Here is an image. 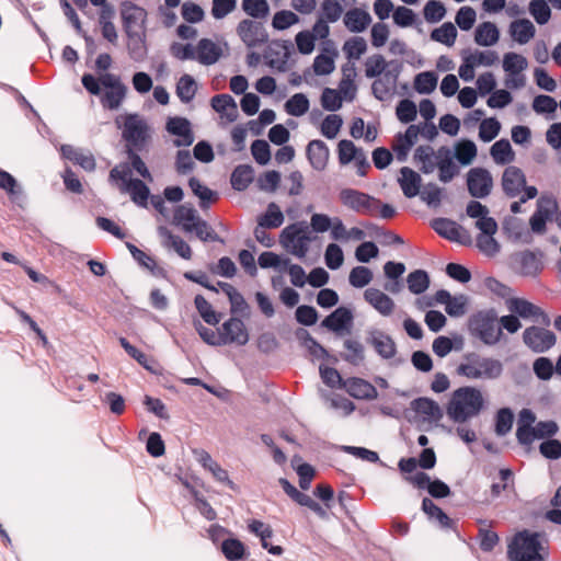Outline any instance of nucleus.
I'll use <instances>...</instances> for the list:
<instances>
[{
  "label": "nucleus",
  "instance_id": "obj_1",
  "mask_svg": "<svg viewBox=\"0 0 561 561\" xmlns=\"http://www.w3.org/2000/svg\"><path fill=\"white\" fill-rule=\"evenodd\" d=\"M484 405L482 391L476 387L466 386L453 392L446 410L450 420L463 423L478 416Z\"/></svg>",
  "mask_w": 561,
  "mask_h": 561
},
{
  "label": "nucleus",
  "instance_id": "obj_2",
  "mask_svg": "<svg viewBox=\"0 0 561 561\" xmlns=\"http://www.w3.org/2000/svg\"><path fill=\"white\" fill-rule=\"evenodd\" d=\"M83 87L94 95H100L102 88L104 93L101 96V103L104 107L116 110L122 104L126 95V87L121 82L119 78L112 73H103L99 78L92 75L82 77Z\"/></svg>",
  "mask_w": 561,
  "mask_h": 561
},
{
  "label": "nucleus",
  "instance_id": "obj_3",
  "mask_svg": "<svg viewBox=\"0 0 561 561\" xmlns=\"http://www.w3.org/2000/svg\"><path fill=\"white\" fill-rule=\"evenodd\" d=\"M456 373L468 380H495L503 374V364L496 358L471 353L462 357Z\"/></svg>",
  "mask_w": 561,
  "mask_h": 561
},
{
  "label": "nucleus",
  "instance_id": "obj_4",
  "mask_svg": "<svg viewBox=\"0 0 561 561\" xmlns=\"http://www.w3.org/2000/svg\"><path fill=\"white\" fill-rule=\"evenodd\" d=\"M469 217L477 219L476 227L481 231L477 238L478 248L486 255L492 256L499 252V243L493 238L497 231L496 221L489 216V210L481 203L472 201L467 206Z\"/></svg>",
  "mask_w": 561,
  "mask_h": 561
},
{
  "label": "nucleus",
  "instance_id": "obj_5",
  "mask_svg": "<svg viewBox=\"0 0 561 561\" xmlns=\"http://www.w3.org/2000/svg\"><path fill=\"white\" fill-rule=\"evenodd\" d=\"M545 540L539 534L522 531L508 546V557L512 561H545L547 551Z\"/></svg>",
  "mask_w": 561,
  "mask_h": 561
},
{
  "label": "nucleus",
  "instance_id": "obj_6",
  "mask_svg": "<svg viewBox=\"0 0 561 561\" xmlns=\"http://www.w3.org/2000/svg\"><path fill=\"white\" fill-rule=\"evenodd\" d=\"M108 180L119 192L129 194L131 201L137 205H147L149 188L140 180L131 179V170L127 163L113 168Z\"/></svg>",
  "mask_w": 561,
  "mask_h": 561
},
{
  "label": "nucleus",
  "instance_id": "obj_7",
  "mask_svg": "<svg viewBox=\"0 0 561 561\" xmlns=\"http://www.w3.org/2000/svg\"><path fill=\"white\" fill-rule=\"evenodd\" d=\"M311 241V232L305 222H295L285 227L279 236L282 247L298 257L307 254Z\"/></svg>",
  "mask_w": 561,
  "mask_h": 561
},
{
  "label": "nucleus",
  "instance_id": "obj_8",
  "mask_svg": "<svg viewBox=\"0 0 561 561\" xmlns=\"http://www.w3.org/2000/svg\"><path fill=\"white\" fill-rule=\"evenodd\" d=\"M499 59L494 50H470L462 54V62L459 66L458 75L463 81H472L476 76V69L480 67H491Z\"/></svg>",
  "mask_w": 561,
  "mask_h": 561
},
{
  "label": "nucleus",
  "instance_id": "obj_9",
  "mask_svg": "<svg viewBox=\"0 0 561 561\" xmlns=\"http://www.w3.org/2000/svg\"><path fill=\"white\" fill-rule=\"evenodd\" d=\"M116 125L123 128L124 138L135 147H139L150 137V127L136 114L119 115Z\"/></svg>",
  "mask_w": 561,
  "mask_h": 561
},
{
  "label": "nucleus",
  "instance_id": "obj_10",
  "mask_svg": "<svg viewBox=\"0 0 561 561\" xmlns=\"http://www.w3.org/2000/svg\"><path fill=\"white\" fill-rule=\"evenodd\" d=\"M502 67L505 72L504 83L508 89H520L526 83L525 71L528 68L526 57L517 53H506L503 56Z\"/></svg>",
  "mask_w": 561,
  "mask_h": 561
},
{
  "label": "nucleus",
  "instance_id": "obj_11",
  "mask_svg": "<svg viewBox=\"0 0 561 561\" xmlns=\"http://www.w3.org/2000/svg\"><path fill=\"white\" fill-rule=\"evenodd\" d=\"M469 327L471 332L488 345L497 343L502 335L495 317L489 312H480L472 317Z\"/></svg>",
  "mask_w": 561,
  "mask_h": 561
},
{
  "label": "nucleus",
  "instance_id": "obj_12",
  "mask_svg": "<svg viewBox=\"0 0 561 561\" xmlns=\"http://www.w3.org/2000/svg\"><path fill=\"white\" fill-rule=\"evenodd\" d=\"M339 199L343 206L358 214L374 215L379 207L378 199L354 188L341 190Z\"/></svg>",
  "mask_w": 561,
  "mask_h": 561
},
{
  "label": "nucleus",
  "instance_id": "obj_13",
  "mask_svg": "<svg viewBox=\"0 0 561 561\" xmlns=\"http://www.w3.org/2000/svg\"><path fill=\"white\" fill-rule=\"evenodd\" d=\"M505 306L511 313L522 319L533 321L541 320L545 323L549 322V319L541 310V308L525 298L507 297L505 299Z\"/></svg>",
  "mask_w": 561,
  "mask_h": 561
},
{
  "label": "nucleus",
  "instance_id": "obj_14",
  "mask_svg": "<svg viewBox=\"0 0 561 561\" xmlns=\"http://www.w3.org/2000/svg\"><path fill=\"white\" fill-rule=\"evenodd\" d=\"M121 14L128 36L139 39L144 30L146 11L131 2H125L122 5Z\"/></svg>",
  "mask_w": 561,
  "mask_h": 561
},
{
  "label": "nucleus",
  "instance_id": "obj_15",
  "mask_svg": "<svg viewBox=\"0 0 561 561\" xmlns=\"http://www.w3.org/2000/svg\"><path fill=\"white\" fill-rule=\"evenodd\" d=\"M236 31L242 43L249 48L261 46L267 41L264 26L253 20L240 21Z\"/></svg>",
  "mask_w": 561,
  "mask_h": 561
},
{
  "label": "nucleus",
  "instance_id": "obj_16",
  "mask_svg": "<svg viewBox=\"0 0 561 561\" xmlns=\"http://www.w3.org/2000/svg\"><path fill=\"white\" fill-rule=\"evenodd\" d=\"M523 340L536 353H543L556 344L554 333L540 327L527 328L523 333Z\"/></svg>",
  "mask_w": 561,
  "mask_h": 561
},
{
  "label": "nucleus",
  "instance_id": "obj_17",
  "mask_svg": "<svg viewBox=\"0 0 561 561\" xmlns=\"http://www.w3.org/2000/svg\"><path fill=\"white\" fill-rule=\"evenodd\" d=\"M228 50L226 42H214L209 38H202L196 44V61L210 66L216 64Z\"/></svg>",
  "mask_w": 561,
  "mask_h": 561
},
{
  "label": "nucleus",
  "instance_id": "obj_18",
  "mask_svg": "<svg viewBox=\"0 0 561 561\" xmlns=\"http://www.w3.org/2000/svg\"><path fill=\"white\" fill-rule=\"evenodd\" d=\"M197 462L207 470L213 478L221 484L227 485L230 490L237 491L238 486L230 479L229 473L205 450L194 451Z\"/></svg>",
  "mask_w": 561,
  "mask_h": 561
},
{
  "label": "nucleus",
  "instance_id": "obj_19",
  "mask_svg": "<svg viewBox=\"0 0 561 561\" xmlns=\"http://www.w3.org/2000/svg\"><path fill=\"white\" fill-rule=\"evenodd\" d=\"M224 345H245L249 341V332L244 322L238 318H231L220 327Z\"/></svg>",
  "mask_w": 561,
  "mask_h": 561
},
{
  "label": "nucleus",
  "instance_id": "obj_20",
  "mask_svg": "<svg viewBox=\"0 0 561 561\" xmlns=\"http://www.w3.org/2000/svg\"><path fill=\"white\" fill-rule=\"evenodd\" d=\"M363 296L365 301L382 317H390L396 309L393 299L378 288H367Z\"/></svg>",
  "mask_w": 561,
  "mask_h": 561
},
{
  "label": "nucleus",
  "instance_id": "obj_21",
  "mask_svg": "<svg viewBox=\"0 0 561 561\" xmlns=\"http://www.w3.org/2000/svg\"><path fill=\"white\" fill-rule=\"evenodd\" d=\"M420 128L416 125H410L402 134H398L392 142V150L398 161L407 160L411 148L416 144Z\"/></svg>",
  "mask_w": 561,
  "mask_h": 561
},
{
  "label": "nucleus",
  "instance_id": "obj_22",
  "mask_svg": "<svg viewBox=\"0 0 561 561\" xmlns=\"http://www.w3.org/2000/svg\"><path fill=\"white\" fill-rule=\"evenodd\" d=\"M398 77V68L388 70L387 73L376 77V80L371 84L374 95L380 101L390 99L396 92Z\"/></svg>",
  "mask_w": 561,
  "mask_h": 561
},
{
  "label": "nucleus",
  "instance_id": "obj_23",
  "mask_svg": "<svg viewBox=\"0 0 561 561\" xmlns=\"http://www.w3.org/2000/svg\"><path fill=\"white\" fill-rule=\"evenodd\" d=\"M492 178L484 169H472L468 173V188L472 196L484 197L492 188Z\"/></svg>",
  "mask_w": 561,
  "mask_h": 561
},
{
  "label": "nucleus",
  "instance_id": "obj_24",
  "mask_svg": "<svg viewBox=\"0 0 561 561\" xmlns=\"http://www.w3.org/2000/svg\"><path fill=\"white\" fill-rule=\"evenodd\" d=\"M557 209V204L550 198L538 201L537 210L530 218V228L535 233H543L547 221L552 217Z\"/></svg>",
  "mask_w": 561,
  "mask_h": 561
},
{
  "label": "nucleus",
  "instance_id": "obj_25",
  "mask_svg": "<svg viewBox=\"0 0 561 561\" xmlns=\"http://www.w3.org/2000/svg\"><path fill=\"white\" fill-rule=\"evenodd\" d=\"M167 130L176 137L175 146H190L194 141L191 124L186 118L172 117L167 123Z\"/></svg>",
  "mask_w": 561,
  "mask_h": 561
},
{
  "label": "nucleus",
  "instance_id": "obj_26",
  "mask_svg": "<svg viewBox=\"0 0 561 561\" xmlns=\"http://www.w3.org/2000/svg\"><path fill=\"white\" fill-rule=\"evenodd\" d=\"M411 409L425 422H438L443 417V410L438 403L428 398L413 400Z\"/></svg>",
  "mask_w": 561,
  "mask_h": 561
},
{
  "label": "nucleus",
  "instance_id": "obj_27",
  "mask_svg": "<svg viewBox=\"0 0 561 561\" xmlns=\"http://www.w3.org/2000/svg\"><path fill=\"white\" fill-rule=\"evenodd\" d=\"M306 153L314 170L323 171L327 168L330 158V150L322 140H311L307 146Z\"/></svg>",
  "mask_w": 561,
  "mask_h": 561
},
{
  "label": "nucleus",
  "instance_id": "obj_28",
  "mask_svg": "<svg viewBox=\"0 0 561 561\" xmlns=\"http://www.w3.org/2000/svg\"><path fill=\"white\" fill-rule=\"evenodd\" d=\"M213 108L225 123H232L238 118V106L229 94H218L211 99Z\"/></svg>",
  "mask_w": 561,
  "mask_h": 561
},
{
  "label": "nucleus",
  "instance_id": "obj_29",
  "mask_svg": "<svg viewBox=\"0 0 561 561\" xmlns=\"http://www.w3.org/2000/svg\"><path fill=\"white\" fill-rule=\"evenodd\" d=\"M421 176L419 173L408 167L400 170L398 183L405 197L412 198L420 194Z\"/></svg>",
  "mask_w": 561,
  "mask_h": 561
},
{
  "label": "nucleus",
  "instance_id": "obj_30",
  "mask_svg": "<svg viewBox=\"0 0 561 561\" xmlns=\"http://www.w3.org/2000/svg\"><path fill=\"white\" fill-rule=\"evenodd\" d=\"M508 33L514 42L525 45L534 38L536 28L529 20L519 19L510 24Z\"/></svg>",
  "mask_w": 561,
  "mask_h": 561
},
{
  "label": "nucleus",
  "instance_id": "obj_31",
  "mask_svg": "<svg viewBox=\"0 0 561 561\" xmlns=\"http://www.w3.org/2000/svg\"><path fill=\"white\" fill-rule=\"evenodd\" d=\"M526 180L524 173L516 167H508L502 179L503 188L510 196H517L522 193Z\"/></svg>",
  "mask_w": 561,
  "mask_h": 561
},
{
  "label": "nucleus",
  "instance_id": "obj_32",
  "mask_svg": "<svg viewBox=\"0 0 561 561\" xmlns=\"http://www.w3.org/2000/svg\"><path fill=\"white\" fill-rule=\"evenodd\" d=\"M342 388L356 399H375L377 397L376 388L360 378H350L343 381Z\"/></svg>",
  "mask_w": 561,
  "mask_h": 561
},
{
  "label": "nucleus",
  "instance_id": "obj_33",
  "mask_svg": "<svg viewBox=\"0 0 561 561\" xmlns=\"http://www.w3.org/2000/svg\"><path fill=\"white\" fill-rule=\"evenodd\" d=\"M500 41V30L493 22H482L474 30V42L482 47H492Z\"/></svg>",
  "mask_w": 561,
  "mask_h": 561
},
{
  "label": "nucleus",
  "instance_id": "obj_34",
  "mask_svg": "<svg viewBox=\"0 0 561 561\" xmlns=\"http://www.w3.org/2000/svg\"><path fill=\"white\" fill-rule=\"evenodd\" d=\"M62 156L72 161L76 164H79L85 171H93L95 168V159L93 154L83 149L75 148L70 145H65L61 147Z\"/></svg>",
  "mask_w": 561,
  "mask_h": 561
},
{
  "label": "nucleus",
  "instance_id": "obj_35",
  "mask_svg": "<svg viewBox=\"0 0 561 561\" xmlns=\"http://www.w3.org/2000/svg\"><path fill=\"white\" fill-rule=\"evenodd\" d=\"M515 270L525 276H535L541 268L539 259L529 251L518 253L514 257Z\"/></svg>",
  "mask_w": 561,
  "mask_h": 561
},
{
  "label": "nucleus",
  "instance_id": "obj_36",
  "mask_svg": "<svg viewBox=\"0 0 561 561\" xmlns=\"http://www.w3.org/2000/svg\"><path fill=\"white\" fill-rule=\"evenodd\" d=\"M368 342L383 358H391L396 354V344L393 340L381 331L371 332Z\"/></svg>",
  "mask_w": 561,
  "mask_h": 561
},
{
  "label": "nucleus",
  "instance_id": "obj_37",
  "mask_svg": "<svg viewBox=\"0 0 561 561\" xmlns=\"http://www.w3.org/2000/svg\"><path fill=\"white\" fill-rule=\"evenodd\" d=\"M371 22L369 13L362 9H352L344 15L346 28L353 33L364 32Z\"/></svg>",
  "mask_w": 561,
  "mask_h": 561
},
{
  "label": "nucleus",
  "instance_id": "obj_38",
  "mask_svg": "<svg viewBox=\"0 0 561 561\" xmlns=\"http://www.w3.org/2000/svg\"><path fill=\"white\" fill-rule=\"evenodd\" d=\"M343 77L340 81L337 92L346 101H352L356 95V68L354 65H346L342 68Z\"/></svg>",
  "mask_w": 561,
  "mask_h": 561
},
{
  "label": "nucleus",
  "instance_id": "obj_39",
  "mask_svg": "<svg viewBox=\"0 0 561 561\" xmlns=\"http://www.w3.org/2000/svg\"><path fill=\"white\" fill-rule=\"evenodd\" d=\"M159 234L163 238V244L172 248L181 257L185 260L192 257L191 247L181 237L173 234L164 227L159 228Z\"/></svg>",
  "mask_w": 561,
  "mask_h": 561
},
{
  "label": "nucleus",
  "instance_id": "obj_40",
  "mask_svg": "<svg viewBox=\"0 0 561 561\" xmlns=\"http://www.w3.org/2000/svg\"><path fill=\"white\" fill-rule=\"evenodd\" d=\"M535 421L536 416L530 410L524 409L519 412L516 431V436L519 443L525 445L531 443L530 431L535 426Z\"/></svg>",
  "mask_w": 561,
  "mask_h": 561
},
{
  "label": "nucleus",
  "instance_id": "obj_41",
  "mask_svg": "<svg viewBox=\"0 0 561 561\" xmlns=\"http://www.w3.org/2000/svg\"><path fill=\"white\" fill-rule=\"evenodd\" d=\"M199 220L197 211L187 205H180L174 211V224L181 226L185 232H193V228Z\"/></svg>",
  "mask_w": 561,
  "mask_h": 561
},
{
  "label": "nucleus",
  "instance_id": "obj_42",
  "mask_svg": "<svg viewBox=\"0 0 561 561\" xmlns=\"http://www.w3.org/2000/svg\"><path fill=\"white\" fill-rule=\"evenodd\" d=\"M352 313L346 308H337L330 316H328L323 321L322 325L334 331L340 332L351 323Z\"/></svg>",
  "mask_w": 561,
  "mask_h": 561
},
{
  "label": "nucleus",
  "instance_id": "obj_43",
  "mask_svg": "<svg viewBox=\"0 0 561 561\" xmlns=\"http://www.w3.org/2000/svg\"><path fill=\"white\" fill-rule=\"evenodd\" d=\"M458 32L456 26L451 22H445L439 27H436L431 33V38L437 43H440L447 47L455 45Z\"/></svg>",
  "mask_w": 561,
  "mask_h": 561
},
{
  "label": "nucleus",
  "instance_id": "obj_44",
  "mask_svg": "<svg viewBox=\"0 0 561 561\" xmlns=\"http://www.w3.org/2000/svg\"><path fill=\"white\" fill-rule=\"evenodd\" d=\"M365 76L367 78H376L383 73H387L388 70H391L389 68L390 62L386 60V58L380 54H375L369 56L365 60Z\"/></svg>",
  "mask_w": 561,
  "mask_h": 561
},
{
  "label": "nucleus",
  "instance_id": "obj_45",
  "mask_svg": "<svg viewBox=\"0 0 561 561\" xmlns=\"http://www.w3.org/2000/svg\"><path fill=\"white\" fill-rule=\"evenodd\" d=\"M438 82V77L434 71H423L414 77L413 88L420 94L432 93Z\"/></svg>",
  "mask_w": 561,
  "mask_h": 561
},
{
  "label": "nucleus",
  "instance_id": "obj_46",
  "mask_svg": "<svg viewBox=\"0 0 561 561\" xmlns=\"http://www.w3.org/2000/svg\"><path fill=\"white\" fill-rule=\"evenodd\" d=\"M491 157L497 164H506L514 160V151L508 140L501 139L493 144L490 150Z\"/></svg>",
  "mask_w": 561,
  "mask_h": 561
},
{
  "label": "nucleus",
  "instance_id": "obj_47",
  "mask_svg": "<svg viewBox=\"0 0 561 561\" xmlns=\"http://www.w3.org/2000/svg\"><path fill=\"white\" fill-rule=\"evenodd\" d=\"M414 158L421 163V170L424 173H432L442 157L436 156L431 147H419Z\"/></svg>",
  "mask_w": 561,
  "mask_h": 561
},
{
  "label": "nucleus",
  "instance_id": "obj_48",
  "mask_svg": "<svg viewBox=\"0 0 561 561\" xmlns=\"http://www.w3.org/2000/svg\"><path fill=\"white\" fill-rule=\"evenodd\" d=\"M342 50L347 59L358 60L367 50V42L359 36L351 37L343 44Z\"/></svg>",
  "mask_w": 561,
  "mask_h": 561
},
{
  "label": "nucleus",
  "instance_id": "obj_49",
  "mask_svg": "<svg viewBox=\"0 0 561 561\" xmlns=\"http://www.w3.org/2000/svg\"><path fill=\"white\" fill-rule=\"evenodd\" d=\"M283 222L284 215L275 203H270L265 214L259 218V225L265 228H278Z\"/></svg>",
  "mask_w": 561,
  "mask_h": 561
},
{
  "label": "nucleus",
  "instance_id": "obj_50",
  "mask_svg": "<svg viewBox=\"0 0 561 561\" xmlns=\"http://www.w3.org/2000/svg\"><path fill=\"white\" fill-rule=\"evenodd\" d=\"M455 157L462 165L470 164L477 157V146L471 140H461L455 146Z\"/></svg>",
  "mask_w": 561,
  "mask_h": 561
},
{
  "label": "nucleus",
  "instance_id": "obj_51",
  "mask_svg": "<svg viewBox=\"0 0 561 561\" xmlns=\"http://www.w3.org/2000/svg\"><path fill=\"white\" fill-rule=\"evenodd\" d=\"M221 552L229 561H237L244 558L245 547L236 538L224 539L220 546Z\"/></svg>",
  "mask_w": 561,
  "mask_h": 561
},
{
  "label": "nucleus",
  "instance_id": "obj_52",
  "mask_svg": "<svg viewBox=\"0 0 561 561\" xmlns=\"http://www.w3.org/2000/svg\"><path fill=\"white\" fill-rule=\"evenodd\" d=\"M409 290L414 295L424 293L430 286V277L423 270H416L407 277Z\"/></svg>",
  "mask_w": 561,
  "mask_h": 561
},
{
  "label": "nucleus",
  "instance_id": "obj_53",
  "mask_svg": "<svg viewBox=\"0 0 561 561\" xmlns=\"http://www.w3.org/2000/svg\"><path fill=\"white\" fill-rule=\"evenodd\" d=\"M422 510L430 519L436 522L440 527L447 528L450 526L449 517L432 500L424 499Z\"/></svg>",
  "mask_w": 561,
  "mask_h": 561
},
{
  "label": "nucleus",
  "instance_id": "obj_54",
  "mask_svg": "<svg viewBox=\"0 0 561 561\" xmlns=\"http://www.w3.org/2000/svg\"><path fill=\"white\" fill-rule=\"evenodd\" d=\"M300 22L299 16L290 10L277 11L272 19V26L277 31H285Z\"/></svg>",
  "mask_w": 561,
  "mask_h": 561
},
{
  "label": "nucleus",
  "instance_id": "obj_55",
  "mask_svg": "<svg viewBox=\"0 0 561 561\" xmlns=\"http://www.w3.org/2000/svg\"><path fill=\"white\" fill-rule=\"evenodd\" d=\"M197 90V84L194 78L190 75H184L180 78L176 84V94L182 102H190Z\"/></svg>",
  "mask_w": 561,
  "mask_h": 561
},
{
  "label": "nucleus",
  "instance_id": "obj_56",
  "mask_svg": "<svg viewBox=\"0 0 561 561\" xmlns=\"http://www.w3.org/2000/svg\"><path fill=\"white\" fill-rule=\"evenodd\" d=\"M195 307L203 320L211 325H216L220 321V314L217 313L211 305L201 295L195 297Z\"/></svg>",
  "mask_w": 561,
  "mask_h": 561
},
{
  "label": "nucleus",
  "instance_id": "obj_57",
  "mask_svg": "<svg viewBox=\"0 0 561 561\" xmlns=\"http://www.w3.org/2000/svg\"><path fill=\"white\" fill-rule=\"evenodd\" d=\"M0 188L4 190L13 202L23 196V188L8 172L0 171Z\"/></svg>",
  "mask_w": 561,
  "mask_h": 561
},
{
  "label": "nucleus",
  "instance_id": "obj_58",
  "mask_svg": "<svg viewBox=\"0 0 561 561\" xmlns=\"http://www.w3.org/2000/svg\"><path fill=\"white\" fill-rule=\"evenodd\" d=\"M253 180V170L249 165H239L232 172L231 184L238 191L245 190Z\"/></svg>",
  "mask_w": 561,
  "mask_h": 561
},
{
  "label": "nucleus",
  "instance_id": "obj_59",
  "mask_svg": "<svg viewBox=\"0 0 561 561\" xmlns=\"http://www.w3.org/2000/svg\"><path fill=\"white\" fill-rule=\"evenodd\" d=\"M285 110L291 116H302L309 110V100L305 94L296 93L285 103Z\"/></svg>",
  "mask_w": 561,
  "mask_h": 561
},
{
  "label": "nucleus",
  "instance_id": "obj_60",
  "mask_svg": "<svg viewBox=\"0 0 561 561\" xmlns=\"http://www.w3.org/2000/svg\"><path fill=\"white\" fill-rule=\"evenodd\" d=\"M242 10L254 19H262L268 15L270 5L266 0H242Z\"/></svg>",
  "mask_w": 561,
  "mask_h": 561
},
{
  "label": "nucleus",
  "instance_id": "obj_61",
  "mask_svg": "<svg viewBox=\"0 0 561 561\" xmlns=\"http://www.w3.org/2000/svg\"><path fill=\"white\" fill-rule=\"evenodd\" d=\"M324 262L330 270H337L343 265L344 254L342 248L335 243H329L324 252Z\"/></svg>",
  "mask_w": 561,
  "mask_h": 561
},
{
  "label": "nucleus",
  "instance_id": "obj_62",
  "mask_svg": "<svg viewBox=\"0 0 561 561\" xmlns=\"http://www.w3.org/2000/svg\"><path fill=\"white\" fill-rule=\"evenodd\" d=\"M373 280V272L363 265L352 268L348 275L350 284L355 288H363Z\"/></svg>",
  "mask_w": 561,
  "mask_h": 561
},
{
  "label": "nucleus",
  "instance_id": "obj_63",
  "mask_svg": "<svg viewBox=\"0 0 561 561\" xmlns=\"http://www.w3.org/2000/svg\"><path fill=\"white\" fill-rule=\"evenodd\" d=\"M363 150L357 148L351 140H341L337 145L339 162L342 165L353 162Z\"/></svg>",
  "mask_w": 561,
  "mask_h": 561
},
{
  "label": "nucleus",
  "instance_id": "obj_64",
  "mask_svg": "<svg viewBox=\"0 0 561 561\" xmlns=\"http://www.w3.org/2000/svg\"><path fill=\"white\" fill-rule=\"evenodd\" d=\"M343 125V119L337 114L328 115L321 123V134L328 139H334Z\"/></svg>",
  "mask_w": 561,
  "mask_h": 561
}]
</instances>
